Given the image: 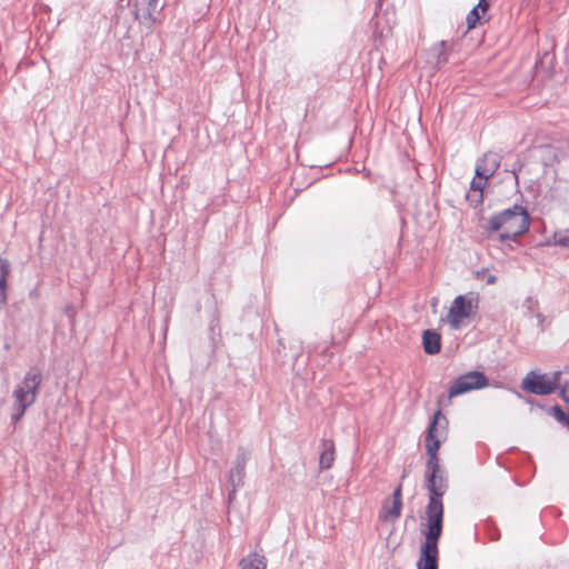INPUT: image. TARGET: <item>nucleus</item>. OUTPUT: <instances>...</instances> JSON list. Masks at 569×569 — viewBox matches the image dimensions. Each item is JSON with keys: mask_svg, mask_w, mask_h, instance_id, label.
<instances>
[{"mask_svg": "<svg viewBox=\"0 0 569 569\" xmlns=\"http://www.w3.org/2000/svg\"><path fill=\"white\" fill-rule=\"evenodd\" d=\"M447 426V418L438 410L433 413L427 429L426 451L428 459L426 462L425 480L426 489L429 492V501L426 508L427 530L425 532V541L421 545L417 569H438V542L442 533L443 522L442 497L449 488L446 471L440 466L438 450Z\"/></svg>", "mask_w": 569, "mask_h": 569, "instance_id": "nucleus-1", "label": "nucleus"}, {"mask_svg": "<svg viewBox=\"0 0 569 569\" xmlns=\"http://www.w3.org/2000/svg\"><path fill=\"white\" fill-rule=\"evenodd\" d=\"M530 226L529 213L519 204H515L492 216L488 220L486 230L489 236L500 231L498 240L505 242L507 240L516 241L517 238L527 232Z\"/></svg>", "mask_w": 569, "mask_h": 569, "instance_id": "nucleus-2", "label": "nucleus"}, {"mask_svg": "<svg viewBox=\"0 0 569 569\" xmlns=\"http://www.w3.org/2000/svg\"><path fill=\"white\" fill-rule=\"evenodd\" d=\"M42 383V373L38 368H30L23 376L22 380L16 386L12 398V422H18L31 407L38 397Z\"/></svg>", "mask_w": 569, "mask_h": 569, "instance_id": "nucleus-3", "label": "nucleus"}, {"mask_svg": "<svg viewBox=\"0 0 569 569\" xmlns=\"http://www.w3.org/2000/svg\"><path fill=\"white\" fill-rule=\"evenodd\" d=\"M561 371H555L550 375L529 371L521 381V389L538 396H548L553 393L560 387Z\"/></svg>", "mask_w": 569, "mask_h": 569, "instance_id": "nucleus-4", "label": "nucleus"}, {"mask_svg": "<svg viewBox=\"0 0 569 569\" xmlns=\"http://www.w3.org/2000/svg\"><path fill=\"white\" fill-rule=\"evenodd\" d=\"M478 307V299L472 295L458 296L453 299L448 313V322L452 329H459L462 320L470 317Z\"/></svg>", "mask_w": 569, "mask_h": 569, "instance_id": "nucleus-5", "label": "nucleus"}, {"mask_svg": "<svg viewBox=\"0 0 569 569\" xmlns=\"http://www.w3.org/2000/svg\"><path fill=\"white\" fill-rule=\"evenodd\" d=\"M488 386L487 377L480 371H469L458 377L449 389L448 397L455 398L471 390L482 389Z\"/></svg>", "mask_w": 569, "mask_h": 569, "instance_id": "nucleus-6", "label": "nucleus"}, {"mask_svg": "<svg viewBox=\"0 0 569 569\" xmlns=\"http://www.w3.org/2000/svg\"><path fill=\"white\" fill-rule=\"evenodd\" d=\"M134 7L136 18L141 24L150 29L158 21L164 3H160V0H137Z\"/></svg>", "mask_w": 569, "mask_h": 569, "instance_id": "nucleus-7", "label": "nucleus"}, {"mask_svg": "<svg viewBox=\"0 0 569 569\" xmlns=\"http://www.w3.org/2000/svg\"><path fill=\"white\" fill-rule=\"evenodd\" d=\"M249 458L248 452L240 450L236 457L234 465L229 472V483L232 487L229 493V499H232L238 488L243 485V477L246 473V463Z\"/></svg>", "mask_w": 569, "mask_h": 569, "instance_id": "nucleus-8", "label": "nucleus"}, {"mask_svg": "<svg viewBox=\"0 0 569 569\" xmlns=\"http://www.w3.org/2000/svg\"><path fill=\"white\" fill-rule=\"evenodd\" d=\"M402 509V488L399 485L395 490L390 499H387L382 505L380 519L383 521H395L401 515Z\"/></svg>", "mask_w": 569, "mask_h": 569, "instance_id": "nucleus-9", "label": "nucleus"}, {"mask_svg": "<svg viewBox=\"0 0 569 569\" xmlns=\"http://www.w3.org/2000/svg\"><path fill=\"white\" fill-rule=\"evenodd\" d=\"M501 157L496 152H488L476 167V177L488 180L500 167Z\"/></svg>", "mask_w": 569, "mask_h": 569, "instance_id": "nucleus-10", "label": "nucleus"}, {"mask_svg": "<svg viewBox=\"0 0 569 569\" xmlns=\"http://www.w3.org/2000/svg\"><path fill=\"white\" fill-rule=\"evenodd\" d=\"M455 42L449 43L446 40H441L432 47V52L436 58L435 64L438 69L448 62L449 52L455 51Z\"/></svg>", "mask_w": 569, "mask_h": 569, "instance_id": "nucleus-11", "label": "nucleus"}, {"mask_svg": "<svg viewBox=\"0 0 569 569\" xmlns=\"http://www.w3.org/2000/svg\"><path fill=\"white\" fill-rule=\"evenodd\" d=\"M11 272V266L8 260L0 258V309L8 300V278Z\"/></svg>", "mask_w": 569, "mask_h": 569, "instance_id": "nucleus-12", "label": "nucleus"}, {"mask_svg": "<svg viewBox=\"0 0 569 569\" xmlns=\"http://www.w3.org/2000/svg\"><path fill=\"white\" fill-rule=\"evenodd\" d=\"M423 350L428 355H436L441 349V337L435 330H425L422 335Z\"/></svg>", "mask_w": 569, "mask_h": 569, "instance_id": "nucleus-13", "label": "nucleus"}, {"mask_svg": "<svg viewBox=\"0 0 569 569\" xmlns=\"http://www.w3.org/2000/svg\"><path fill=\"white\" fill-rule=\"evenodd\" d=\"M335 461V445L331 440L323 439L321 441V452L319 459V467L326 470L332 467Z\"/></svg>", "mask_w": 569, "mask_h": 569, "instance_id": "nucleus-14", "label": "nucleus"}, {"mask_svg": "<svg viewBox=\"0 0 569 569\" xmlns=\"http://www.w3.org/2000/svg\"><path fill=\"white\" fill-rule=\"evenodd\" d=\"M240 569H267V559L259 553H250L243 558L240 563Z\"/></svg>", "mask_w": 569, "mask_h": 569, "instance_id": "nucleus-15", "label": "nucleus"}, {"mask_svg": "<svg viewBox=\"0 0 569 569\" xmlns=\"http://www.w3.org/2000/svg\"><path fill=\"white\" fill-rule=\"evenodd\" d=\"M483 179L480 178L479 181L476 180V178L471 181V188H470V191L467 193V199L473 203V204H478V203H481L482 202V199H483V188H485V182L482 181Z\"/></svg>", "mask_w": 569, "mask_h": 569, "instance_id": "nucleus-16", "label": "nucleus"}, {"mask_svg": "<svg viewBox=\"0 0 569 569\" xmlns=\"http://www.w3.org/2000/svg\"><path fill=\"white\" fill-rule=\"evenodd\" d=\"M555 243L567 247L569 246V229L568 230H560L555 232Z\"/></svg>", "mask_w": 569, "mask_h": 569, "instance_id": "nucleus-17", "label": "nucleus"}, {"mask_svg": "<svg viewBox=\"0 0 569 569\" xmlns=\"http://www.w3.org/2000/svg\"><path fill=\"white\" fill-rule=\"evenodd\" d=\"M467 26L468 29H472L476 27L477 22L480 20V14L478 7H475L467 16Z\"/></svg>", "mask_w": 569, "mask_h": 569, "instance_id": "nucleus-18", "label": "nucleus"}, {"mask_svg": "<svg viewBox=\"0 0 569 569\" xmlns=\"http://www.w3.org/2000/svg\"><path fill=\"white\" fill-rule=\"evenodd\" d=\"M550 413L555 417V419L557 421H559L560 423H565V421L568 419L569 415H567L561 408L560 406H553L551 409H550Z\"/></svg>", "mask_w": 569, "mask_h": 569, "instance_id": "nucleus-19", "label": "nucleus"}, {"mask_svg": "<svg viewBox=\"0 0 569 569\" xmlns=\"http://www.w3.org/2000/svg\"><path fill=\"white\" fill-rule=\"evenodd\" d=\"M537 300H535L533 298L529 297L525 300L523 302V307L528 310V312L530 315H533L535 313V309L537 308Z\"/></svg>", "mask_w": 569, "mask_h": 569, "instance_id": "nucleus-20", "label": "nucleus"}, {"mask_svg": "<svg viewBox=\"0 0 569 569\" xmlns=\"http://www.w3.org/2000/svg\"><path fill=\"white\" fill-rule=\"evenodd\" d=\"M561 397L563 401L569 402V380L561 387Z\"/></svg>", "mask_w": 569, "mask_h": 569, "instance_id": "nucleus-21", "label": "nucleus"}, {"mask_svg": "<svg viewBox=\"0 0 569 569\" xmlns=\"http://www.w3.org/2000/svg\"><path fill=\"white\" fill-rule=\"evenodd\" d=\"M476 7H478V10L481 9L482 12H485L488 9L489 3L487 2V0H479Z\"/></svg>", "mask_w": 569, "mask_h": 569, "instance_id": "nucleus-22", "label": "nucleus"}, {"mask_svg": "<svg viewBox=\"0 0 569 569\" xmlns=\"http://www.w3.org/2000/svg\"><path fill=\"white\" fill-rule=\"evenodd\" d=\"M496 281H497V277L495 274H488V277L486 278L487 284H493V283H496Z\"/></svg>", "mask_w": 569, "mask_h": 569, "instance_id": "nucleus-23", "label": "nucleus"}, {"mask_svg": "<svg viewBox=\"0 0 569 569\" xmlns=\"http://www.w3.org/2000/svg\"><path fill=\"white\" fill-rule=\"evenodd\" d=\"M536 317L539 319L540 322L543 321V316L541 313H536Z\"/></svg>", "mask_w": 569, "mask_h": 569, "instance_id": "nucleus-24", "label": "nucleus"}, {"mask_svg": "<svg viewBox=\"0 0 569 569\" xmlns=\"http://www.w3.org/2000/svg\"><path fill=\"white\" fill-rule=\"evenodd\" d=\"M565 426H567L569 428V416H568V419L565 421L563 423Z\"/></svg>", "mask_w": 569, "mask_h": 569, "instance_id": "nucleus-25", "label": "nucleus"}, {"mask_svg": "<svg viewBox=\"0 0 569 569\" xmlns=\"http://www.w3.org/2000/svg\"><path fill=\"white\" fill-rule=\"evenodd\" d=\"M485 272H486L485 270H483V271H481V272H477V276H478V277H480V274H481V273H482V274H485Z\"/></svg>", "mask_w": 569, "mask_h": 569, "instance_id": "nucleus-26", "label": "nucleus"}]
</instances>
